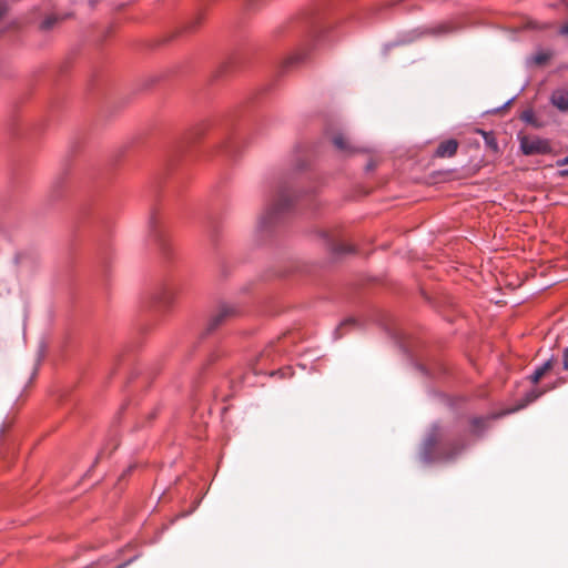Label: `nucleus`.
<instances>
[{
  "mask_svg": "<svg viewBox=\"0 0 568 568\" xmlns=\"http://www.w3.org/2000/svg\"><path fill=\"white\" fill-rule=\"evenodd\" d=\"M149 234L163 250L165 248L166 243L161 230V221L155 213L149 219Z\"/></svg>",
  "mask_w": 568,
  "mask_h": 568,
  "instance_id": "6e6552de",
  "label": "nucleus"
},
{
  "mask_svg": "<svg viewBox=\"0 0 568 568\" xmlns=\"http://www.w3.org/2000/svg\"><path fill=\"white\" fill-rule=\"evenodd\" d=\"M487 422H488L487 417H475L471 419V425H473L474 429L477 430L480 427H483Z\"/></svg>",
  "mask_w": 568,
  "mask_h": 568,
  "instance_id": "f3484780",
  "label": "nucleus"
},
{
  "mask_svg": "<svg viewBox=\"0 0 568 568\" xmlns=\"http://www.w3.org/2000/svg\"><path fill=\"white\" fill-rule=\"evenodd\" d=\"M306 58V51L301 50L292 53L286 60H285V68H290L293 65L298 64L300 62L304 61Z\"/></svg>",
  "mask_w": 568,
  "mask_h": 568,
  "instance_id": "f8f14e48",
  "label": "nucleus"
},
{
  "mask_svg": "<svg viewBox=\"0 0 568 568\" xmlns=\"http://www.w3.org/2000/svg\"><path fill=\"white\" fill-rule=\"evenodd\" d=\"M348 325H352V326L356 325V321H355V320H353V318H348V320H345L344 322H342V323L339 324V326L335 329L336 338H339V337H342V336H343V334H344V333H343V329H344L346 326H348Z\"/></svg>",
  "mask_w": 568,
  "mask_h": 568,
  "instance_id": "2eb2a0df",
  "label": "nucleus"
},
{
  "mask_svg": "<svg viewBox=\"0 0 568 568\" xmlns=\"http://www.w3.org/2000/svg\"><path fill=\"white\" fill-rule=\"evenodd\" d=\"M458 142L455 139H449L439 143L436 149L435 155L438 158H452L456 154Z\"/></svg>",
  "mask_w": 568,
  "mask_h": 568,
  "instance_id": "1a4fd4ad",
  "label": "nucleus"
},
{
  "mask_svg": "<svg viewBox=\"0 0 568 568\" xmlns=\"http://www.w3.org/2000/svg\"><path fill=\"white\" fill-rule=\"evenodd\" d=\"M333 251L337 254H343V253H352V252H354V248L346 244H335L333 247Z\"/></svg>",
  "mask_w": 568,
  "mask_h": 568,
  "instance_id": "dca6fc26",
  "label": "nucleus"
},
{
  "mask_svg": "<svg viewBox=\"0 0 568 568\" xmlns=\"http://www.w3.org/2000/svg\"><path fill=\"white\" fill-rule=\"evenodd\" d=\"M562 366L565 371H568V347L564 351Z\"/></svg>",
  "mask_w": 568,
  "mask_h": 568,
  "instance_id": "4be33fe9",
  "label": "nucleus"
},
{
  "mask_svg": "<svg viewBox=\"0 0 568 568\" xmlns=\"http://www.w3.org/2000/svg\"><path fill=\"white\" fill-rule=\"evenodd\" d=\"M313 195L297 194L291 183L285 180L275 181L271 186V195L268 202L258 217L257 231L268 232L274 225L282 221L288 213L293 211L296 204H312Z\"/></svg>",
  "mask_w": 568,
  "mask_h": 568,
  "instance_id": "f257e3e1",
  "label": "nucleus"
},
{
  "mask_svg": "<svg viewBox=\"0 0 568 568\" xmlns=\"http://www.w3.org/2000/svg\"><path fill=\"white\" fill-rule=\"evenodd\" d=\"M549 54L545 52H540L534 57V60L537 64H544L548 61Z\"/></svg>",
  "mask_w": 568,
  "mask_h": 568,
  "instance_id": "6ab92c4d",
  "label": "nucleus"
},
{
  "mask_svg": "<svg viewBox=\"0 0 568 568\" xmlns=\"http://www.w3.org/2000/svg\"><path fill=\"white\" fill-rule=\"evenodd\" d=\"M562 169L561 170H568V166H561Z\"/></svg>",
  "mask_w": 568,
  "mask_h": 568,
  "instance_id": "bb28decb",
  "label": "nucleus"
},
{
  "mask_svg": "<svg viewBox=\"0 0 568 568\" xmlns=\"http://www.w3.org/2000/svg\"><path fill=\"white\" fill-rule=\"evenodd\" d=\"M535 398H537V395L531 394V398H530L529 400L531 402V400H534Z\"/></svg>",
  "mask_w": 568,
  "mask_h": 568,
  "instance_id": "a878e982",
  "label": "nucleus"
},
{
  "mask_svg": "<svg viewBox=\"0 0 568 568\" xmlns=\"http://www.w3.org/2000/svg\"><path fill=\"white\" fill-rule=\"evenodd\" d=\"M479 133L484 135V138H485V140H486V143H487L488 145H493V144H494V145L496 146V143L494 142V139H493V138H490V133H487V132L481 131V130H479Z\"/></svg>",
  "mask_w": 568,
  "mask_h": 568,
  "instance_id": "412c9836",
  "label": "nucleus"
},
{
  "mask_svg": "<svg viewBox=\"0 0 568 568\" xmlns=\"http://www.w3.org/2000/svg\"><path fill=\"white\" fill-rule=\"evenodd\" d=\"M464 446L462 439L453 438L449 432L434 425L424 442L422 458L426 463L435 459H450L458 455Z\"/></svg>",
  "mask_w": 568,
  "mask_h": 568,
  "instance_id": "f03ea898",
  "label": "nucleus"
},
{
  "mask_svg": "<svg viewBox=\"0 0 568 568\" xmlns=\"http://www.w3.org/2000/svg\"><path fill=\"white\" fill-rule=\"evenodd\" d=\"M116 568H122V566H118Z\"/></svg>",
  "mask_w": 568,
  "mask_h": 568,
  "instance_id": "cd10ccee",
  "label": "nucleus"
},
{
  "mask_svg": "<svg viewBox=\"0 0 568 568\" xmlns=\"http://www.w3.org/2000/svg\"><path fill=\"white\" fill-rule=\"evenodd\" d=\"M176 291L172 285L163 284L153 294V303L161 307L168 308L175 300Z\"/></svg>",
  "mask_w": 568,
  "mask_h": 568,
  "instance_id": "0eeeda50",
  "label": "nucleus"
},
{
  "mask_svg": "<svg viewBox=\"0 0 568 568\" xmlns=\"http://www.w3.org/2000/svg\"><path fill=\"white\" fill-rule=\"evenodd\" d=\"M55 23V18L54 17H48L45 18L42 23H41V28L43 30H48L50 29L53 24Z\"/></svg>",
  "mask_w": 568,
  "mask_h": 568,
  "instance_id": "aec40b11",
  "label": "nucleus"
},
{
  "mask_svg": "<svg viewBox=\"0 0 568 568\" xmlns=\"http://www.w3.org/2000/svg\"><path fill=\"white\" fill-rule=\"evenodd\" d=\"M414 33H416L415 36H413L412 38L408 39V41H414L416 38H418L422 33H417L416 31H414Z\"/></svg>",
  "mask_w": 568,
  "mask_h": 568,
  "instance_id": "393cba45",
  "label": "nucleus"
},
{
  "mask_svg": "<svg viewBox=\"0 0 568 568\" xmlns=\"http://www.w3.org/2000/svg\"><path fill=\"white\" fill-rule=\"evenodd\" d=\"M326 135L331 139L335 149L345 155H349L359 151V148L355 146L341 130L334 131L327 129Z\"/></svg>",
  "mask_w": 568,
  "mask_h": 568,
  "instance_id": "423d86ee",
  "label": "nucleus"
},
{
  "mask_svg": "<svg viewBox=\"0 0 568 568\" xmlns=\"http://www.w3.org/2000/svg\"><path fill=\"white\" fill-rule=\"evenodd\" d=\"M521 120L528 124H531L536 128H539L540 125L535 120V114L531 110L524 111L521 114Z\"/></svg>",
  "mask_w": 568,
  "mask_h": 568,
  "instance_id": "4468645a",
  "label": "nucleus"
},
{
  "mask_svg": "<svg viewBox=\"0 0 568 568\" xmlns=\"http://www.w3.org/2000/svg\"><path fill=\"white\" fill-rule=\"evenodd\" d=\"M559 33L562 36H568V21L560 27Z\"/></svg>",
  "mask_w": 568,
  "mask_h": 568,
  "instance_id": "5701e85b",
  "label": "nucleus"
},
{
  "mask_svg": "<svg viewBox=\"0 0 568 568\" xmlns=\"http://www.w3.org/2000/svg\"><path fill=\"white\" fill-rule=\"evenodd\" d=\"M556 165L557 166H568V155L565 156L564 159L557 160ZM559 174L561 176H568V170H560Z\"/></svg>",
  "mask_w": 568,
  "mask_h": 568,
  "instance_id": "a211bd4d",
  "label": "nucleus"
},
{
  "mask_svg": "<svg viewBox=\"0 0 568 568\" xmlns=\"http://www.w3.org/2000/svg\"><path fill=\"white\" fill-rule=\"evenodd\" d=\"M457 27L453 22H444L432 29L434 34H445L456 30Z\"/></svg>",
  "mask_w": 568,
  "mask_h": 568,
  "instance_id": "ddd939ff",
  "label": "nucleus"
},
{
  "mask_svg": "<svg viewBox=\"0 0 568 568\" xmlns=\"http://www.w3.org/2000/svg\"><path fill=\"white\" fill-rule=\"evenodd\" d=\"M237 314V308L233 304L221 303L210 315L204 334L209 335L216 331L220 326L233 318Z\"/></svg>",
  "mask_w": 568,
  "mask_h": 568,
  "instance_id": "20e7f679",
  "label": "nucleus"
},
{
  "mask_svg": "<svg viewBox=\"0 0 568 568\" xmlns=\"http://www.w3.org/2000/svg\"><path fill=\"white\" fill-rule=\"evenodd\" d=\"M520 150L527 155H544L552 152L551 143L548 139L537 135H524L519 138Z\"/></svg>",
  "mask_w": 568,
  "mask_h": 568,
  "instance_id": "7ed1b4c3",
  "label": "nucleus"
},
{
  "mask_svg": "<svg viewBox=\"0 0 568 568\" xmlns=\"http://www.w3.org/2000/svg\"><path fill=\"white\" fill-rule=\"evenodd\" d=\"M550 101L558 110L568 111V90H555L551 94Z\"/></svg>",
  "mask_w": 568,
  "mask_h": 568,
  "instance_id": "9d476101",
  "label": "nucleus"
},
{
  "mask_svg": "<svg viewBox=\"0 0 568 568\" xmlns=\"http://www.w3.org/2000/svg\"><path fill=\"white\" fill-rule=\"evenodd\" d=\"M331 23L320 17L312 18L307 22L308 41L315 43L324 41L331 32Z\"/></svg>",
  "mask_w": 568,
  "mask_h": 568,
  "instance_id": "39448f33",
  "label": "nucleus"
},
{
  "mask_svg": "<svg viewBox=\"0 0 568 568\" xmlns=\"http://www.w3.org/2000/svg\"><path fill=\"white\" fill-rule=\"evenodd\" d=\"M7 8L4 4L0 3V19L4 16Z\"/></svg>",
  "mask_w": 568,
  "mask_h": 568,
  "instance_id": "b1692460",
  "label": "nucleus"
},
{
  "mask_svg": "<svg viewBox=\"0 0 568 568\" xmlns=\"http://www.w3.org/2000/svg\"><path fill=\"white\" fill-rule=\"evenodd\" d=\"M552 367V359H548L541 366L537 367L534 373L530 375V381L534 384H537L544 375L551 369Z\"/></svg>",
  "mask_w": 568,
  "mask_h": 568,
  "instance_id": "9b49d317",
  "label": "nucleus"
}]
</instances>
